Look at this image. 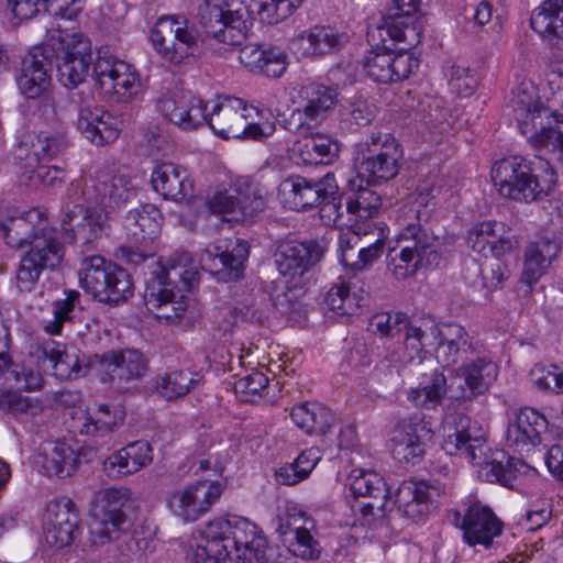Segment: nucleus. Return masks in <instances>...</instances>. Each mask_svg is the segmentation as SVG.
<instances>
[{
  "label": "nucleus",
  "mask_w": 563,
  "mask_h": 563,
  "mask_svg": "<svg viewBox=\"0 0 563 563\" xmlns=\"http://www.w3.org/2000/svg\"><path fill=\"white\" fill-rule=\"evenodd\" d=\"M95 361L104 369L103 382L118 389L125 388L130 382L140 380L148 368L144 354L135 349H121L95 354Z\"/></svg>",
  "instance_id": "c85d7f7f"
},
{
  "label": "nucleus",
  "mask_w": 563,
  "mask_h": 563,
  "mask_svg": "<svg viewBox=\"0 0 563 563\" xmlns=\"http://www.w3.org/2000/svg\"><path fill=\"white\" fill-rule=\"evenodd\" d=\"M462 274L465 282L472 287L489 294L503 286L509 276V271L499 258L488 264H482L475 258H467L464 261Z\"/></svg>",
  "instance_id": "a18cd8bd"
},
{
  "label": "nucleus",
  "mask_w": 563,
  "mask_h": 563,
  "mask_svg": "<svg viewBox=\"0 0 563 563\" xmlns=\"http://www.w3.org/2000/svg\"><path fill=\"white\" fill-rule=\"evenodd\" d=\"M531 29L549 44L563 37V0H544L532 11Z\"/></svg>",
  "instance_id": "49530a36"
},
{
  "label": "nucleus",
  "mask_w": 563,
  "mask_h": 563,
  "mask_svg": "<svg viewBox=\"0 0 563 563\" xmlns=\"http://www.w3.org/2000/svg\"><path fill=\"white\" fill-rule=\"evenodd\" d=\"M395 44L404 43L396 53L391 48L376 46L366 53L362 66L369 79L378 84H391L407 79L419 67V59L410 49L420 43L422 20L417 0H391L387 16L378 27Z\"/></svg>",
  "instance_id": "f257e3e1"
},
{
  "label": "nucleus",
  "mask_w": 563,
  "mask_h": 563,
  "mask_svg": "<svg viewBox=\"0 0 563 563\" xmlns=\"http://www.w3.org/2000/svg\"><path fill=\"white\" fill-rule=\"evenodd\" d=\"M498 192L519 202H532L549 196L558 177L547 159L533 161L521 156H509L497 161L490 172Z\"/></svg>",
  "instance_id": "20e7f679"
},
{
  "label": "nucleus",
  "mask_w": 563,
  "mask_h": 563,
  "mask_svg": "<svg viewBox=\"0 0 563 563\" xmlns=\"http://www.w3.org/2000/svg\"><path fill=\"white\" fill-rule=\"evenodd\" d=\"M155 52L165 62L180 65L200 53L202 38L199 29L185 15L161 16L151 30Z\"/></svg>",
  "instance_id": "9d476101"
},
{
  "label": "nucleus",
  "mask_w": 563,
  "mask_h": 563,
  "mask_svg": "<svg viewBox=\"0 0 563 563\" xmlns=\"http://www.w3.org/2000/svg\"><path fill=\"white\" fill-rule=\"evenodd\" d=\"M38 358H43L44 364L48 362L53 375L59 379H78L89 374L96 365L95 355L89 356L80 350L70 346L65 347L55 341H47L38 349Z\"/></svg>",
  "instance_id": "2f4dec72"
},
{
  "label": "nucleus",
  "mask_w": 563,
  "mask_h": 563,
  "mask_svg": "<svg viewBox=\"0 0 563 563\" xmlns=\"http://www.w3.org/2000/svg\"><path fill=\"white\" fill-rule=\"evenodd\" d=\"M239 60L250 73L267 78L282 77L289 65L288 55L280 47L253 43L240 48Z\"/></svg>",
  "instance_id": "72a5a7b5"
},
{
  "label": "nucleus",
  "mask_w": 563,
  "mask_h": 563,
  "mask_svg": "<svg viewBox=\"0 0 563 563\" xmlns=\"http://www.w3.org/2000/svg\"><path fill=\"white\" fill-rule=\"evenodd\" d=\"M53 60L46 44L32 47L22 58L15 77L19 91L26 99L40 98L52 84Z\"/></svg>",
  "instance_id": "c756f323"
},
{
  "label": "nucleus",
  "mask_w": 563,
  "mask_h": 563,
  "mask_svg": "<svg viewBox=\"0 0 563 563\" xmlns=\"http://www.w3.org/2000/svg\"><path fill=\"white\" fill-rule=\"evenodd\" d=\"M123 423V415L108 404L88 407L77 419V430L82 435L103 438Z\"/></svg>",
  "instance_id": "37998d69"
},
{
  "label": "nucleus",
  "mask_w": 563,
  "mask_h": 563,
  "mask_svg": "<svg viewBox=\"0 0 563 563\" xmlns=\"http://www.w3.org/2000/svg\"><path fill=\"white\" fill-rule=\"evenodd\" d=\"M41 472L48 477L66 478L79 467L78 453L66 442H56L49 452L40 455Z\"/></svg>",
  "instance_id": "09e8293b"
},
{
  "label": "nucleus",
  "mask_w": 563,
  "mask_h": 563,
  "mask_svg": "<svg viewBox=\"0 0 563 563\" xmlns=\"http://www.w3.org/2000/svg\"><path fill=\"white\" fill-rule=\"evenodd\" d=\"M380 196L374 190L360 186L357 190L345 192V210L357 219L366 220L378 213Z\"/></svg>",
  "instance_id": "680f3d73"
},
{
  "label": "nucleus",
  "mask_w": 563,
  "mask_h": 563,
  "mask_svg": "<svg viewBox=\"0 0 563 563\" xmlns=\"http://www.w3.org/2000/svg\"><path fill=\"white\" fill-rule=\"evenodd\" d=\"M548 86L550 89V96L547 97L548 107L523 91L515 100L514 112L518 128L529 143L537 150H547L555 155L562 146L563 132L551 125H543L542 119L554 117L559 122L563 117L556 113L558 109L563 110V73L552 71Z\"/></svg>",
  "instance_id": "39448f33"
},
{
  "label": "nucleus",
  "mask_w": 563,
  "mask_h": 563,
  "mask_svg": "<svg viewBox=\"0 0 563 563\" xmlns=\"http://www.w3.org/2000/svg\"><path fill=\"white\" fill-rule=\"evenodd\" d=\"M84 195L88 200L104 207H118L135 196V188L131 178L115 173L109 164L98 167L87 184Z\"/></svg>",
  "instance_id": "cd10ccee"
},
{
  "label": "nucleus",
  "mask_w": 563,
  "mask_h": 563,
  "mask_svg": "<svg viewBox=\"0 0 563 563\" xmlns=\"http://www.w3.org/2000/svg\"><path fill=\"white\" fill-rule=\"evenodd\" d=\"M355 474L356 471H353ZM353 475L350 489L353 495L369 497L373 501H386L389 488L384 477L375 471L358 470Z\"/></svg>",
  "instance_id": "052dcab7"
},
{
  "label": "nucleus",
  "mask_w": 563,
  "mask_h": 563,
  "mask_svg": "<svg viewBox=\"0 0 563 563\" xmlns=\"http://www.w3.org/2000/svg\"><path fill=\"white\" fill-rule=\"evenodd\" d=\"M445 494L446 486L438 479L404 481L396 493L397 512L411 522H424Z\"/></svg>",
  "instance_id": "f3484780"
},
{
  "label": "nucleus",
  "mask_w": 563,
  "mask_h": 563,
  "mask_svg": "<svg viewBox=\"0 0 563 563\" xmlns=\"http://www.w3.org/2000/svg\"><path fill=\"white\" fill-rule=\"evenodd\" d=\"M470 247L484 257L501 258L514 249V242L506 234V227L498 221H483L471 228L467 235Z\"/></svg>",
  "instance_id": "e433bc0d"
},
{
  "label": "nucleus",
  "mask_w": 563,
  "mask_h": 563,
  "mask_svg": "<svg viewBox=\"0 0 563 563\" xmlns=\"http://www.w3.org/2000/svg\"><path fill=\"white\" fill-rule=\"evenodd\" d=\"M178 297L176 282L169 278L162 266H154L145 277V289L143 294L144 303L148 311L162 308L170 299Z\"/></svg>",
  "instance_id": "8fccbe9b"
},
{
  "label": "nucleus",
  "mask_w": 563,
  "mask_h": 563,
  "mask_svg": "<svg viewBox=\"0 0 563 563\" xmlns=\"http://www.w3.org/2000/svg\"><path fill=\"white\" fill-rule=\"evenodd\" d=\"M81 532V518L75 503L68 497L51 500L44 515V533L47 543L64 548Z\"/></svg>",
  "instance_id": "bb28decb"
},
{
  "label": "nucleus",
  "mask_w": 563,
  "mask_h": 563,
  "mask_svg": "<svg viewBox=\"0 0 563 563\" xmlns=\"http://www.w3.org/2000/svg\"><path fill=\"white\" fill-rule=\"evenodd\" d=\"M223 486L218 481L201 479L166 496L168 509L185 522L197 521L220 498Z\"/></svg>",
  "instance_id": "412c9836"
},
{
  "label": "nucleus",
  "mask_w": 563,
  "mask_h": 563,
  "mask_svg": "<svg viewBox=\"0 0 563 563\" xmlns=\"http://www.w3.org/2000/svg\"><path fill=\"white\" fill-rule=\"evenodd\" d=\"M78 275L80 287L99 302L117 307L134 295V283L129 272L100 255L84 257Z\"/></svg>",
  "instance_id": "0eeeda50"
},
{
  "label": "nucleus",
  "mask_w": 563,
  "mask_h": 563,
  "mask_svg": "<svg viewBox=\"0 0 563 563\" xmlns=\"http://www.w3.org/2000/svg\"><path fill=\"white\" fill-rule=\"evenodd\" d=\"M75 206L62 220V234L67 243H73L79 253L96 251L103 234L107 216L103 210Z\"/></svg>",
  "instance_id": "5701e85b"
},
{
  "label": "nucleus",
  "mask_w": 563,
  "mask_h": 563,
  "mask_svg": "<svg viewBox=\"0 0 563 563\" xmlns=\"http://www.w3.org/2000/svg\"><path fill=\"white\" fill-rule=\"evenodd\" d=\"M29 246L16 271V286L26 292L34 288L45 269H54L64 258L59 232L54 228H40L29 241Z\"/></svg>",
  "instance_id": "ddd939ff"
},
{
  "label": "nucleus",
  "mask_w": 563,
  "mask_h": 563,
  "mask_svg": "<svg viewBox=\"0 0 563 563\" xmlns=\"http://www.w3.org/2000/svg\"><path fill=\"white\" fill-rule=\"evenodd\" d=\"M250 245L240 238L218 239L200 255V266L219 280H238L244 272Z\"/></svg>",
  "instance_id": "a211bd4d"
},
{
  "label": "nucleus",
  "mask_w": 563,
  "mask_h": 563,
  "mask_svg": "<svg viewBox=\"0 0 563 563\" xmlns=\"http://www.w3.org/2000/svg\"><path fill=\"white\" fill-rule=\"evenodd\" d=\"M21 184L31 187H44L57 190L66 183V172L57 166L37 163L35 168H15Z\"/></svg>",
  "instance_id": "bf43d9fd"
},
{
  "label": "nucleus",
  "mask_w": 563,
  "mask_h": 563,
  "mask_svg": "<svg viewBox=\"0 0 563 563\" xmlns=\"http://www.w3.org/2000/svg\"><path fill=\"white\" fill-rule=\"evenodd\" d=\"M92 73L99 89L110 93L115 102L132 101L141 91V78L129 63L117 58L108 48H100L92 65Z\"/></svg>",
  "instance_id": "4468645a"
},
{
  "label": "nucleus",
  "mask_w": 563,
  "mask_h": 563,
  "mask_svg": "<svg viewBox=\"0 0 563 563\" xmlns=\"http://www.w3.org/2000/svg\"><path fill=\"white\" fill-rule=\"evenodd\" d=\"M33 219H40L36 209L30 210L19 217H12L8 222H0V235L5 244L12 249H22L40 228H35Z\"/></svg>",
  "instance_id": "6e6d98bb"
},
{
  "label": "nucleus",
  "mask_w": 563,
  "mask_h": 563,
  "mask_svg": "<svg viewBox=\"0 0 563 563\" xmlns=\"http://www.w3.org/2000/svg\"><path fill=\"white\" fill-rule=\"evenodd\" d=\"M153 189L166 200L181 201L194 194V184L186 168L174 163H162L151 175Z\"/></svg>",
  "instance_id": "58836bf2"
},
{
  "label": "nucleus",
  "mask_w": 563,
  "mask_h": 563,
  "mask_svg": "<svg viewBox=\"0 0 563 563\" xmlns=\"http://www.w3.org/2000/svg\"><path fill=\"white\" fill-rule=\"evenodd\" d=\"M131 500L128 488L110 487L100 492L95 498L91 509V522L86 547L98 550L121 537L129 528L126 510Z\"/></svg>",
  "instance_id": "1a4fd4ad"
},
{
  "label": "nucleus",
  "mask_w": 563,
  "mask_h": 563,
  "mask_svg": "<svg viewBox=\"0 0 563 563\" xmlns=\"http://www.w3.org/2000/svg\"><path fill=\"white\" fill-rule=\"evenodd\" d=\"M560 250L554 239L540 236L530 241L525 250L523 282L529 285L536 284L547 273Z\"/></svg>",
  "instance_id": "a19ab883"
},
{
  "label": "nucleus",
  "mask_w": 563,
  "mask_h": 563,
  "mask_svg": "<svg viewBox=\"0 0 563 563\" xmlns=\"http://www.w3.org/2000/svg\"><path fill=\"white\" fill-rule=\"evenodd\" d=\"M162 220L163 216L157 207L144 203L126 213L124 227L137 240H152L159 233Z\"/></svg>",
  "instance_id": "603ef678"
},
{
  "label": "nucleus",
  "mask_w": 563,
  "mask_h": 563,
  "mask_svg": "<svg viewBox=\"0 0 563 563\" xmlns=\"http://www.w3.org/2000/svg\"><path fill=\"white\" fill-rule=\"evenodd\" d=\"M9 349H0V377L10 383L8 388L34 391L42 387L43 377L38 371L12 363Z\"/></svg>",
  "instance_id": "864d4df0"
},
{
  "label": "nucleus",
  "mask_w": 563,
  "mask_h": 563,
  "mask_svg": "<svg viewBox=\"0 0 563 563\" xmlns=\"http://www.w3.org/2000/svg\"><path fill=\"white\" fill-rule=\"evenodd\" d=\"M198 22L208 37L232 46L242 45L252 29L249 8L241 3L233 9L228 0H203Z\"/></svg>",
  "instance_id": "9b49d317"
},
{
  "label": "nucleus",
  "mask_w": 563,
  "mask_h": 563,
  "mask_svg": "<svg viewBox=\"0 0 563 563\" xmlns=\"http://www.w3.org/2000/svg\"><path fill=\"white\" fill-rule=\"evenodd\" d=\"M51 58L55 59L58 81L74 89L85 81L92 63L91 42L82 34L58 31L46 44Z\"/></svg>",
  "instance_id": "f8f14e48"
},
{
  "label": "nucleus",
  "mask_w": 563,
  "mask_h": 563,
  "mask_svg": "<svg viewBox=\"0 0 563 563\" xmlns=\"http://www.w3.org/2000/svg\"><path fill=\"white\" fill-rule=\"evenodd\" d=\"M314 520L297 506H287L284 511L276 517V532L280 540L290 538L294 534H300L303 529H313Z\"/></svg>",
  "instance_id": "e2e57ef3"
},
{
  "label": "nucleus",
  "mask_w": 563,
  "mask_h": 563,
  "mask_svg": "<svg viewBox=\"0 0 563 563\" xmlns=\"http://www.w3.org/2000/svg\"><path fill=\"white\" fill-rule=\"evenodd\" d=\"M251 111H255L261 118L264 117V110L247 106L241 98L219 97L208 112L207 125L223 140L262 141L271 136L276 130L275 121L250 122Z\"/></svg>",
  "instance_id": "6e6552de"
},
{
  "label": "nucleus",
  "mask_w": 563,
  "mask_h": 563,
  "mask_svg": "<svg viewBox=\"0 0 563 563\" xmlns=\"http://www.w3.org/2000/svg\"><path fill=\"white\" fill-rule=\"evenodd\" d=\"M498 366L486 357H476L457 369V377L463 379L464 385L453 391L451 398L462 401H472L484 395L496 380Z\"/></svg>",
  "instance_id": "f704fd0d"
},
{
  "label": "nucleus",
  "mask_w": 563,
  "mask_h": 563,
  "mask_svg": "<svg viewBox=\"0 0 563 563\" xmlns=\"http://www.w3.org/2000/svg\"><path fill=\"white\" fill-rule=\"evenodd\" d=\"M338 190L339 185L333 173H327L318 179L292 175L280 183L278 195L286 208L301 211L319 207L324 199L338 194Z\"/></svg>",
  "instance_id": "6ab92c4d"
},
{
  "label": "nucleus",
  "mask_w": 563,
  "mask_h": 563,
  "mask_svg": "<svg viewBox=\"0 0 563 563\" xmlns=\"http://www.w3.org/2000/svg\"><path fill=\"white\" fill-rule=\"evenodd\" d=\"M307 41V52L310 55H325L340 49L347 41V34L330 25H316L300 35Z\"/></svg>",
  "instance_id": "4d7b16f0"
},
{
  "label": "nucleus",
  "mask_w": 563,
  "mask_h": 563,
  "mask_svg": "<svg viewBox=\"0 0 563 563\" xmlns=\"http://www.w3.org/2000/svg\"><path fill=\"white\" fill-rule=\"evenodd\" d=\"M206 534L225 545L233 563L268 562V540L263 530L246 518H216L206 525Z\"/></svg>",
  "instance_id": "423d86ee"
},
{
  "label": "nucleus",
  "mask_w": 563,
  "mask_h": 563,
  "mask_svg": "<svg viewBox=\"0 0 563 563\" xmlns=\"http://www.w3.org/2000/svg\"><path fill=\"white\" fill-rule=\"evenodd\" d=\"M430 422L412 416L399 422L391 438V454L400 463L416 465L420 463L433 438Z\"/></svg>",
  "instance_id": "393cba45"
},
{
  "label": "nucleus",
  "mask_w": 563,
  "mask_h": 563,
  "mask_svg": "<svg viewBox=\"0 0 563 563\" xmlns=\"http://www.w3.org/2000/svg\"><path fill=\"white\" fill-rule=\"evenodd\" d=\"M397 233L396 243L400 251H409L415 263L422 267H437L441 261V254L437 250L438 239L429 229L417 232Z\"/></svg>",
  "instance_id": "c03bdc74"
},
{
  "label": "nucleus",
  "mask_w": 563,
  "mask_h": 563,
  "mask_svg": "<svg viewBox=\"0 0 563 563\" xmlns=\"http://www.w3.org/2000/svg\"><path fill=\"white\" fill-rule=\"evenodd\" d=\"M547 418L531 407L520 408L509 419L507 443L519 453H529L537 448L541 435L548 430Z\"/></svg>",
  "instance_id": "473e14b6"
},
{
  "label": "nucleus",
  "mask_w": 563,
  "mask_h": 563,
  "mask_svg": "<svg viewBox=\"0 0 563 563\" xmlns=\"http://www.w3.org/2000/svg\"><path fill=\"white\" fill-rule=\"evenodd\" d=\"M235 219L247 221L257 217L265 208L263 196L253 186L239 187L235 195Z\"/></svg>",
  "instance_id": "338daca9"
},
{
  "label": "nucleus",
  "mask_w": 563,
  "mask_h": 563,
  "mask_svg": "<svg viewBox=\"0 0 563 563\" xmlns=\"http://www.w3.org/2000/svg\"><path fill=\"white\" fill-rule=\"evenodd\" d=\"M434 203L429 194L419 192L408 199L397 211L396 221L399 227L398 233H409L423 230L424 224L430 220Z\"/></svg>",
  "instance_id": "de8ad7c7"
},
{
  "label": "nucleus",
  "mask_w": 563,
  "mask_h": 563,
  "mask_svg": "<svg viewBox=\"0 0 563 563\" xmlns=\"http://www.w3.org/2000/svg\"><path fill=\"white\" fill-rule=\"evenodd\" d=\"M365 144L367 155L361 162L358 176L368 185L383 184L396 177L402 150L395 136L390 133L373 132Z\"/></svg>",
  "instance_id": "2eb2a0df"
},
{
  "label": "nucleus",
  "mask_w": 563,
  "mask_h": 563,
  "mask_svg": "<svg viewBox=\"0 0 563 563\" xmlns=\"http://www.w3.org/2000/svg\"><path fill=\"white\" fill-rule=\"evenodd\" d=\"M300 104L294 109L289 119L284 120V128L297 132L319 125L338 102L336 89L310 82L299 91Z\"/></svg>",
  "instance_id": "aec40b11"
},
{
  "label": "nucleus",
  "mask_w": 563,
  "mask_h": 563,
  "mask_svg": "<svg viewBox=\"0 0 563 563\" xmlns=\"http://www.w3.org/2000/svg\"><path fill=\"white\" fill-rule=\"evenodd\" d=\"M153 462V448L145 440L126 444L103 462L108 476L119 478L137 473Z\"/></svg>",
  "instance_id": "4c0bfd02"
},
{
  "label": "nucleus",
  "mask_w": 563,
  "mask_h": 563,
  "mask_svg": "<svg viewBox=\"0 0 563 563\" xmlns=\"http://www.w3.org/2000/svg\"><path fill=\"white\" fill-rule=\"evenodd\" d=\"M445 494L446 486L438 479L404 481L396 493L397 512L411 522H424Z\"/></svg>",
  "instance_id": "dca6fc26"
},
{
  "label": "nucleus",
  "mask_w": 563,
  "mask_h": 563,
  "mask_svg": "<svg viewBox=\"0 0 563 563\" xmlns=\"http://www.w3.org/2000/svg\"><path fill=\"white\" fill-rule=\"evenodd\" d=\"M290 418L296 427L308 435H325L336 422L335 413L319 401H303L294 405Z\"/></svg>",
  "instance_id": "ea45409f"
},
{
  "label": "nucleus",
  "mask_w": 563,
  "mask_h": 563,
  "mask_svg": "<svg viewBox=\"0 0 563 563\" xmlns=\"http://www.w3.org/2000/svg\"><path fill=\"white\" fill-rule=\"evenodd\" d=\"M77 128L92 144L103 146L114 142L121 132V121L111 112L98 107L79 110Z\"/></svg>",
  "instance_id": "c9c22d12"
},
{
  "label": "nucleus",
  "mask_w": 563,
  "mask_h": 563,
  "mask_svg": "<svg viewBox=\"0 0 563 563\" xmlns=\"http://www.w3.org/2000/svg\"><path fill=\"white\" fill-rule=\"evenodd\" d=\"M323 254L324 249L317 240H308L282 243L274 256L278 273L292 282L310 272Z\"/></svg>",
  "instance_id": "7c9ffc66"
},
{
  "label": "nucleus",
  "mask_w": 563,
  "mask_h": 563,
  "mask_svg": "<svg viewBox=\"0 0 563 563\" xmlns=\"http://www.w3.org/2000/svg\"><path fill=\"white\" fill-rule=\"evenodd\" d=\"M201 382V375L188 369H174L157 376L155 388L161 397L173 401L185 397Z\"/></svg>",
  "instance_id": "3c124183"
},
{
  "label": "nucleus",
  "mask_w": 563,
  "mask_h": 563,
  "mask_svg": "<svg viewBox=\"0 0 563 563\" xmlns=\"http://www.w3.org/2000/svg\"><path fill=\"white\" fill-rule=\"evenodd\" d=\"M448 393V382L442 369L435 367L421 373L417 387H411L407 393V399L421 409H434L444 399Z\"/></svg>",
  "instance_id": "79ce46f5"
},
{
  "label": "nucleus",
  "mask_w": 563,
  "mask_h": 563,
  "mask_svg": "<svg viewBox=\"0 0 563 563\" xmlns=\"http://www.w3.org/2000/svg\"><path fill=\"white\" fill-rule=\"evenodd\" d=\"M156 109L183 131H195L207 124L208 103L190 91L163 96L157 100Z\"/></svg>",
  "instance_id": "a878e982"
},
{
  "label": "nucleus",
  "mask_w": 563,
  "mask_h": 563,
  "mask_svg": "<svg viewBox=\"0 0 563 563\" xmlns=\"http://www.w3.org/2000/svg\"><path fill=\"white\" fill-rule=\"evenodd\" d=\"M69 145V140L63 131L24 133L13 151L14 167L35 168L42 161L58 158Z\"/></svg>",
  "instance_id": "4be33fe9"
},
{
  "label": "nucleus",
  "mask_w": 563,
  "mask_h": 563,
  "mask_svg": "<svg viewBox=\"0 0 563 563\" xmlns=\"http://www.w3.org/2000/svg\"><path fill=\"white\" fill-rule=\"evenodd\" d=\"M205 544H198L189 554L190 563H233L230 553L225 552V545H220L217 538L206 534V527L201 532Z\"/></svg>",
  "instance_id": "774afa93"
},
{
  "label": "nucleus",
  "mask_w": 563,
  "mask_h": 563,
  "mask_svg": "<svg viewBox=\"0 0 563 563\" xmlns=\"http://www.w3.org/2000/svg\"><path fill=\"white\" fill-rule=\"evenodd\" d=\"M303 0H258L254 1L262 23L277 24L292 14Z\"/></svg>",
  "instance_id": "0e129e2a"
},
{
  "label": "nucleus",
  "mask_w": 563,
  "mask_h": 563,
  "mask_svg": "<svg viewBox=\"0 0 563 563\" xmlns=\"http://www.w3.org/2000/svg\"><path fill=\"white\" fill-rule=\"evenodd\" d=\"M339 143L328 135L316 134L299 143L298 155L305 165L329 163L339 153Z\"/></svg>",
  "instance_id": "13d9d810"
},
{
  "label": "nucleus",
  "mask_w": 563,
  "mask_h": 563,
  "mask_svg": "<svg viewBox=\"0 0 563 563\" xmlns=\"http://www.w3.org/2000/svg\"><path fill=\"white\" fill-rule=\"evenodd\" d=\"M476 433V427L472 426L468 417H459L455 426L450 427L444 435L442 449L450 455H464L477 465L479 478L510 487L511 482L526 472L528 464L507 455L504 450L492 451L486 439Z\"/></svg>",
  "instance_id": "7ed1b4c3"
},
{
  "label": "nucleus",
  "mask_w": 563,
  "mask_h": 563,
  "mask_svg": "<svg viewBox=\"0 0 563 563\" xmlns=\"http://www.w3.org/2000/svg\"><path fill=\"white\" fill-rule=\"evenodd\" d=\"M372 332L382 336L402 340L405 358L409 362L422 360L427 347L437 344V357L444 366H452L468 360L475 349L466 330L460 324H445L442 330L431 328V336L404 312H382L369 320Z\"/></svg>",
  "instance_id": "f03ea898"
},
{
  "label": "nucleus",
  "mask_w": 563,
  "mask_h": 563,
  "mask_svg": "<svg viewBox=\"0 0 563 563\" xmlns=\"http://www.w3.org/2000/svg\"><path fill=\"white\" fill-rule=\"evenodd\" d=\"M449 519L463 531V540L470 547L487 548L503 531V522L489 507L479 501L471 503L463 515L459 510H452Z\"/></svg>",
  "instance_id": "b1692460"
},
{
  "label": "nucleus",
  "mask_w": 563,
  "mask_h": 563,
  "mask_svg": "<svg viewBox=\"0 0 563 563\" xmlns=\"http://www.w3.org/2000/svg\"><path fill=\"white\" fill-rule=\"evenodd\" d=\"M154 266H162L169 278L183 283L187 290H191L199 282L198 267L191 253L187 251H175L166 260L161 257Z\"/></svg>",
  "instance_id": "5fc2aeb1"
},
{
  "label": "nucleus",
  "mask_w": 563,
  "mask_h": 563,
  "mask_svg": "<svg viewBox=\"0 0 563 563\" xmlns=\"http://www.w3.org/2000/svg\"><path fill=\"white\" fill-rule=\"evenodd\" d=\"M530 380L542 391L563 394V367L551 365H534L530 371Z\"/></svg>",
  "instance_id": "69168bd1"
}]
</instances>
